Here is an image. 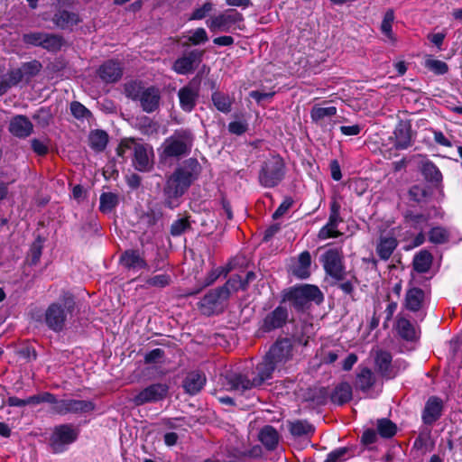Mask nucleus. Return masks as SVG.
Wrapping results in <instances>:
<instances>
[{
	"label": "nucleus",
	"mask_w": 462,
	"mask_h": 462,
	"mask_svg": "<svg viewBox=\"0 0 462 462\" xmlns=\"http://www.w3.org/2000/svg\"><path fill=\"white\" fill-rule=\"evenodd\" d=\"M99 210L104 214L111 213L118 205V195L113 192H104L100 195Z\"/></svg>",
	"instance_id": "e433bc0d"
},
{
	"label": "nucleus",
	"mask_w": 462,
	"mask_h": 462,
	"mask_svg": "<svg viewBox=\"0 0 462 462\" xmlns=\"http://www.w3.org/2000/svg\"><path fill=\"white\" fill-rule=\"evenodd\" d=\"M311 256L310 252H302L292 267V273L300 279H307L310 275Z\"/></svg>",
	"instance_id": "cd10ccee"
},
{
	"label": "nucleus",
	"mask_w": 462,
	"mask_h": 462,
	"mask_svg": "<svg viewBox=\"0 0 462 462\" xmlns=\"http://www.w3.org/2000/svg\"><path fill=\"white\" fill-rule=\"evenodd\" d=\"M24 79L23 70L21 68L12 69L8 72L7 78L5 79L7 81V84L9 87H13L17 85L19 82H21Z\"/></svg>",
	"instance_id": "052dcab7"
},
{
	"label": "nucleus",
	"mask_w": 462,
	"mask_h": 462,
	"mask_svg": "<svg viewBox=\"0 0 462 462\" xmlns=\"http://www.w3.org/2000/svg\"><path fill=\"white\" fill-rule=\"evenodd\" d=\"M171 282V277L168 274L162 273L154 275L146 281V284L148 286L152 287H158V288H163L167 285H169Z\"/></svg>",
	"instance_id": "5fc2aeb1"
},
{
	"label": "nucleus",
	"mask_w": 462,
	"mask_h": 462,
	"mask_svg": "<svg viewBox=\"0 0 462 462\" xmlns=\"http://www.w3.org/2000/svg\"><path fill=\"white\" fill-rule=\"evenodd\" d=\"M202 51L192 50L179 57L172 64V70L179 75L192 73L201 62Z\"/></svg>",
	"instance_id": "4468645a"
},
{
	"label": "nucleus",
	"mask_w": 462,
	"mask_h": 462,
	"mask_svg": "<svg viewBox=\"0 0 462 462\" xmlns=\"http://www.w3.org/2000/svg\"><path fill=\"white\" fill-rule=\"evenodd\" d=\"M107 142L108 135L103 130H95L89 134V145L97 152L103 151L106 147Z\"/></svg>",
	"instance_id": "4c0bfd02"
},
{
	"label": "nucleus",
	"mask_w": 462,
	"mask_h": 462,
	"mask_svg": "<svg viewBox=\"0 0 462 462\" xmlns=\"http://www.w3.org/2000/svg\"><path fill=\"white\" fill-rule=\"evenodd\" d=\"M168 391L169 387L166 383H152L134 395L132 402L135 406L157 402L167 396Z\"/></svg>",
	"instance_id": "9b49d317"
},
{
	"label": "nucleus",
	"mask_w": 462,
	"mask_h": 462,
	"mask_svg": "<svg viewBox=\"0 0 462 462\" xmlns=\"http://www.w3.org/2000/svg\"><path fill=\"white\" fill-rule=\"evenodd\" d=\"M275 370L280 369L271 359L267 360V356H265L263 361L257 365V374L253 380H249L242 374H230L226 376L227 384L232 390L245 392L262 385L263 382L272 377Z\"/></svg>",
	"instance_id": "f03ea898"
},
{
	"label": "nucleus",
	"mask_w": 462,
	"mask_h": 462,
	"mask_svg": "<svg viewBox=\"0 0 462 462\" xmlns=\"http://www.w3.org/2000/svg\"><path fill=\"white\" fill-rule=\"evenodd\" d=\"M42 256V246L39 243H34L30 249L31 264H36Z\"/></svg>",
	"instance_id": "69168bd1"
},
{
	"label": "nucleus",
	"mask_w": 462,
	"mask_h": 462,
	"mask_svg": "<svg viewBox=\"0 0 462 462\" xmlns=\"http://www.w3.org/2000/svg\"><path fill=\"white\" fill-rule=\"evenodd\" d=\"M288 310L283 306H278L272 312L268 313L263 320L261 329L263 332H270L283 327L288 320Z\"/></svg>",
	"instance_id": "a211bd4d"
},
{
	"label": "nucleus",
	"mask_w": 462,
	"mask_h": 462,
	"mask_svg": "<svg viewBox=\"0 0 462 462\" xmlns=\"http://www.w3.org/2000/svg\"><path fill=\"white\" fill-rule=\"evenodd\" d=\"M340 205L337 201H332L329 208V217L327 224L322 226L318 234L319 240H326L328 238H337L342 234L338 231V225L343 222L340 217Z\"/></svg>",
	"instance_id": "f8f14e48"
},
{
	"label": "nucleus",
	"mask_w": 462,
	"mask_h": 462,
	"mask_svg": "<svg viewBox=\"0 0 462 462\" xmlns=\"http://www.w3.org/2000/svg\"><path fill=\"white\" fill-rule=\"evenodd\" d=\"M193 143V137L189 130L176 131L167 138L163 144V154L166 157H180L189 153Z\"/></svg>",
	"instance_id": "0eeeda50"
},
{
	"label": "nucleus",
	"mask_w": 462,
	"mask_h": 462,
	"mask_svg": "<svg viewBox=\"0 0 462 462\" xmlns=\"http://www.w3.org/2000/svg\"><path fill=\"white\" fill-rule=\"evenodd\" d=\"M31 144L33 152L40 156H43L49 152V146L45 141L40 139H32L31 141Z\"/></svg>",
	"instance_id": "680f3d73"
},
{
	"label": "nucleus",
	"mask_w": 462,
	"mask_h": 462,
	"mask_svg": "<svg viewBox=\"0 0 462 462\" xmlns=\"http://www.w3.org/2000/svg\"><path fill=\"white\" fill-rule=\"evenodd\" d=\"M392 356L386 351H379L375 357V365L383 376L387 378L394 377V374L390 371Z\"/></svg>",
	"instance_id": "72a5a7b5"
},
{
	"label": "nucleus",
	"mask_w": 462,
	"mask_h": 462,
	"mask_svg": "<svg viewBox=\"0 0 462 462\" xmlns=\"http://www.w3.org/2000/svg\"><path fill=\"white\" fill-rule=\"evenodd\" d=\"M396 329L400 337L405 340L412 341L418 337L416 328L404 317L398 318Z\"/></svg>",
	"instance_id": "c756f323"
},
{
	"label": "nucleus",
	"mask_w": 462,
	"mask_h": 462,
	"mask_svg": "<svg viewBox=\"0 0 462 462\" xmlns=\"http://www.w3.org/2000/svg\"><path fill=\"white\" fill-rule=\"evenodd\" d=\"M79 437V430L69 423L60 424L53 428L49 439V446L52 453L65 452Z\"/></svg>",
	"instance_id": "423d86ee"
},
{
	"label": "nucleus",
	"mask_w": 462,
	"mask_h": 462,
	"mask_svg": "<svg viewBox=\"0 0 462 462\" xmlns=\"http://www.w3.org/2000/svg\"><path fill=\"white\" fill-rule=\"evenodd\" d=\"M43 32H31L23 35V42L28 46L41 47L42 44Z\"/></svg>",
	"instance_id": "de8ad7c7"
},
{
	"label": "nucleus",
	"mask_w": 462,
	"mask_h": 462,
	"mask_svg": "<svg viewBox=\"0 0 462 462\" xmlns=\"http://www.w3.org/2000/svg\"><path fill=\"white\" fill-rule=\"evenodd\" d=\"M350 449L347 448H339L328 455L324 462H342L350 457Z\"/></svg>",
	"instance_id": "09e8293b"
},
{
	"label": "nucleus",
	"mask_w": 462,
	"mask_h": 462,
	"mask_svg": "<svg viewBox=\"0 0 462 462\" xmlns=\"http://www.w3.org/2000/svg\"><path fill=\"white\" fill-rule=\"evenodd\" d=\"M284 175L283 159L280 155L274 154L263 163L259 172V182L265 188H273L283 180Z\"/></svg>",
	"instance_id": "20e7f679"
},
{
	"label": "nucleus",
	"mask_w": 462,
	"mask_h": 462,
	"mask_svg": "<svg viewBox=\"0 0 462 462\" xmlns=\"http://www.w3.org/2000/svg\"><path fill=\"white\" fill-rule=\"evenodd\" d=\"M211 98L218 111L225 114L230 112L233 100L228 95L221 92H214Z\"/></svg>",
	"instance_id": "a19ab883"
},
{
	"label": "nucleus",
	"mask_w": 462,
	"mask_h": 462,
	"mask_svg": "<svg viewBox=\"0 0 462 462\" xmlns=\"http://www.w3.org/2000/svg\"><path fill=\"white\" fill-rule=\"evenodd\" d=\"M394 19V11L393 9H388L383 15L380 26L381 32L390 41H395V37L393 32V23Z\"/></svg>",
	"instance_id": "58836bf2"
},
{
	"label": "nucleus",
	"mask_w": 462,
	"mask_h": 462,
	"mask_svg": "<svg viewBox=\"0 0 462 462\" xmlns=\"http://www.w3.org/2000/svg\"><path fill=\"white\" fill-rule=\"evenodd\" d=\"M426 67L438 75H444L448 70L447 63L439 60H427Z\"/></svg>",
	"instance_id": "603ef678"
},
{
	"label": "nucleus",
	"mask_w": 462,
	"mask_h": 462,
	"mask_svg": "<svg viewBox=\"0 0 462 462\" xmlns=\"http://www.w3.org/2000/svg\"><path fill=\"white\" fill-rule=\"evenodd\" d=\"M71 114L78 119H85L91 116L90 111L81 103L74 101L70 104Z\"/></svg>",
	"instance_id": "864d4df0"
},
{
	"label": "nucleus",
	"mask_w": 462,
	"mask_h": 462,
	"mask_svg": "<svg viewBox=\"0 0 462 462\" xmlns=\"http://www.w3.org/2000/svg\"><path fill=\"white\" fill-rule=\"evenodd\" d=\"M313 430V426L307 421L298 420L291 425V432L294 436L310 435Z\"/></svg>",
	"instance_id": "49530a36"
},
{
	"label": "nucleus",
	"mask_w": 462,
	"mask_h": 462,
	"mask_svg": "<svg viewBox=\"0 0 462 462\" xmlns=\"http://www.w3.org/2000/svg\"><path fill=\"white\" fill-rule=\"evenodd\" d=\"M230 290L226 287H220L209 291L200 300V308L205 314H211L215 308L221 303L222 300L229 297Z\"/></svg>",
	"instance_id": "6ab92c4d"
},
{
	"label": "nucleus",
	"mask_w": 462,
	"mask_h": 462,
	"mask_svg": "<svg viewBox=\"0 0 462 462\" xmlns=\"http://www.w3.org/2000/svg\"><path fill=\"white\" fill-rule=\"evenodd\" d=\"M54 24L61 30H71L80 22L78 14L67 10H59L52 17Z\"/></svg>",
	"instance_id": "a878e982"
},
{
	"label": "nucleus",
	"mask_w": 462,
	"mask_h": 462,
	"mask_svg": "<svg viewBox=\"0 0 462 462\" xmlns=\"http://www.w3.org/2000/svg\"><path fill=\"white\" fill-rule=\"evenodd\" d=\"M293 200L291 198H286L282 204L278 207L275 212L273 215L274 219H277L283 216L288 209L292 206Z\"/></svg>",
	"instance_id": "0e129e2a"
},
{
	"label": "nucleus",
	"mask_w": 462,
	"mask_h": 462,
	"mask_svg": "<svg viewBox=\"0 0 462 462\" xmlns=\"http://www.w3.org/2000/svg\"><path fill=\"white\" fill-rule=\"evenodd\" d=\"M448 238V231L443 227H433L430 232V241L434 244H443Z\"/></svg>",
	"instance_id": "3c124183"
},
{
	"label": "nucleus",
	"mask_w": 462,
	"mask_h": 462,
	"mask_svg": "<svg viewBox=\"0 0 462 462\" xmlns=\"http://www.w3.org/2000/svg\"><path fill=\"white\" fill-rule=\"evenodd\" d=\"M242 21V14L236 10H227L206 21L212 32H228L237 22Z\"/></svg>",
	"instance_id": "ddd939ff"
},
{
	"label": "nucleus",
	"mask_w": 462,
	"mask_h": 462,
	"mask_svg": "<svg viewBox=\"0 0 462 462\" xmlns=\"http://www.w3.org/2000/svg\"><path fill=\"white\" fill-rule=\"evenodd\" d=\"M213 9V5L210 2H206L202 6L196 8L191 16L190 20H201Z\"/></svg>",
	"instance_id": "13d9d810"
},
{
	"label": "nucleus",
	"mask_w": 462,
	"mask_h": 462,
	"mask_svg": "<svg viewBox=\"0 0 462 462\" xmlns=\"http://www.w3.org/2000/svg\"><path fill=\"white\" fill-rule=\"evenodd\" d=\"M433 134L434 142L441 146L445 147H452L453 143L450 138L446 136L441 131L437 129H430V130Z\"/></svg>",
	"instance_id": "4d7b16f0"
},
{
	"label": "nucleus",
	"mask_w": 462,
	"mask_h": 462,
	"mask_svg": "<svg viewBox=\"0 0 462 462\" xmlns=\"http://www.w3.org/2000/svg\"><path fill=\"white\" fill-rule=\"evenodd\" d=\"M123 74L121 64L110 60L104 62L98 69L100 79L106 83H114L119 80Z\"/></svg>",
	"instance_id": "5701e85b"
},
{
	"label": "nucleus",
	"mask_w": 462,
	"mask_h": 462,
	"mask_svg": "<svg viewBox=\"0 0 462 462\" xmlns=\"http://www.w3.org/2000/svg\"><path fill=\"white\" fill-rule=\"evenodd\" d=\"M127 97L134 100H139L143 110L152 113L159 107L161 93L157 88H142L137 83H130L125 86Z\"/></svg>",
	"instance_id": "39448f33"
},
{
	"label": "nucleus",
	"mask_w": 462,
	"mask_h": 462,
	"mask_svg": "<svg viewBox=\"0 0 462 462\" xmlns=\"http://www.w3.org/2000/svg\"><path fill=\"white\" fill-rule=\"evenodd\" d=\"M183 38H187L188 42L193 45H199L208 41V33L204 28L190 30L183 35Z\"/></svg>",
	"instance_id": "37998d69"
},
{
	"label": "nucleus",
	"mask_w": 462,
	"mask_h": 462,
	"mask_svg": "<svg viewBox=\"0 0 462 462\" xmlns=\"http://www.w3.org/2000/svg\"><path fill=\"white\" fill-rule=\"evenodd\" d=\"M426 305V296L422 289L411 287L405 293L403 307L411 312L419 313L420 320L424 319L426 313L424 307Z\"/></svg>",
	"instance_id": "2eb2a0df"
},
{
	"label": "nucleus",
	"mask_w": 462,
	"mask_h": 462,
	"mask_svg": "<svg viewBox=\"0 0 462 462\" xmlns=\"http://www.w3.org/2000/svg\"><path fill=\"white\" fill-rule=\"evenodd\" d=\"M259 439L267 449L273 450L278 444L279 434L273 427L268 425L261 430Z\"/></svg>",
	"instance_id": "7c9ffc66"
},
{
	"label": "nucleus",
	"mask_w": 462,
	"mask_h": 462,
	"mask_svg": "<svg viewBox=\"0 0 462 462\" xmlns=\"http://www.w3.org/2000/svg\"><path fill=\"white\" fill-rule=\"evenodd\" d=\"M337 110L336 106H314L310 110V118L312 122L322 125L326 118L336 116Z\"/></svg>",
	"instance_id": "473e14b6"
},
{
	"label": "nucleus",
	"mask_w": 462,
	"mask_h": 462,
	"mask_svg": "<svg viewBox=\"0 0 462 462\" xmlns=\"http://www.w3.org/2000/svg\"><path fill=\"white\" fill-rule=\"evenodd\" d=\"M224 287H226L228 290L231 288L234 291H237L239 289L245 290V285L240 276L230 278Z\"/></svg>",
	"instance_id": "774afa93"
},
{
	"label": "nucleus",
	"mask_w": 462,
	"mask_h": 462,
	"mask_svg": "<svg viewBox=\"0 0 462 462\" xmlns=\"http://www.w3.org/2000/svg\"><path fill=\"white\" fill-rule=\"evenodd\" d=\"M248 125L243 121L231 122L228 125V130L231 134L241 135L246 132Z\"/></svg>",
	"instance_id": "e2e57ef3"
},
{
	"label": "nucleus",
	"mask_w": 462,
	"mask_h": 462,
	"mask_svg": "<svg viewBox=\"0 0 462 462\" xmlns=\"http://www.w3.org/2000/svg\"><path fill=\"white\" fill-rule=\"evenodd\" d=\"M53 402H55V395L48 392H44L27 398L28 405H37L42 402H48L52 404Z\"/></svg>",
	"instance_id": "8fccbe9b"
},
{
	"label": "nucleus",
	"mask_w": 462,
	"mask_h": 462,
	"mask_svg": "<svg viewBox=\"0 0 462 462\" xmlns=\"http://www.w3.org/2000/svg\"><path fill=\"white\" fill-rule=\"evenodd\" d=\"M265 356L281 369L292 356V345L288 338L278 340Z\"/></svg>",
	"instance_id": "dca6fc26"
},
{
	"label": "nucleus",
	"mask_w": 462,
	"mask_h": 462,
	"mask_svg": "<svg viewBox=\"0 0 462 462\" xmlns=\"http://www.w3.org/2000/svg\"><path fill=\"white\" fill-rule=\"evenodd\" d=\"M287 300H291L296 310H303L310 301L319 304L324 296L319 287L305 284L292 288L287 294Z\"/></svg>",
	"instance_id": "6e6552de"
},
{
	"label": "nucleus",
	"mask_w": 462,
	"mask_h": 462,
	"mask_svg": "<svg viewBox=\"0 0 462 462\" xmlns=\"http://www.w3.org/2000/svg\"><path fill=\"white\" fill-rule=\"evenodd\" d=\"M320 261L327 274L337 281L344 279L345 268L343 265V256L340 249L330 248L327 250L321 255Z\"/></svg>",
	"instance_id": "9d476101"
},
{
	"label": "nucleus",
	"mask_w": 462,
	"mask_h": 462,
	"mask_svg": "<svg viewBox=\"0 0 462 462\" xmlns=\"http://www.w3.org/2000/svg\"><path fill=\"white\" fill-rule=\"evenodd\" d=\"M121 265L129 272L137 273L148 267L143 255L138 250H126L120 256Z\"/></svg>",
	"instance_id": "412c9836"
},
{
	"label": "nucleus",
	"mask_w": 462,
	"mask_h": 462,
	"mask_svg": "<svg viewBox=\"0 0 462 462\" xmlns=\"http://www.w3.org/2000/svg\"><path fill=\"white\" fill-rule=\"evenodd\" d=\"M33 130L32 122L25 116L13 117L9 124L10 133L18 138L28 137Z\"/></svg>",
	"instance_id": "b1692460"
},
{
	"label": "nucleus",
	"mask_w": 462,
	"mask_h": 462,
	"mask_svg": "<svg viewBox=\"0 0 462 462\" xmlns=\"http://www.w3.org/2000/svg\"><path fill=\"white\" fill-rule=\"evenodd\" d=\"M432 256L428 251H420L414 256L413 267L419 273H426L430 268Z\"/></svg>",
	"instance_id": "ea45409f"
},
{
	"label": "nucleus",
	"mask_w": 462,
	"mask_h": 462,
	"mask_svg": "<svg viewBox=\"0 0 462 462\" xmlns=\"http://www.w3.org/2000/svg\"><path fill=\"white\" fill-rule=\"evenodd\" d=\"M42 67V63L34 60L23 63L20 68L23 70L24 79H30L40 72Z\"/></svg>",
	"instance_id": "a18cd8bd"
},
{
	"label": "nucleus",
	"mask_w": 462,
	"mask_h": 462,
	"mask_svg": "<svg viewBox=\"0 0 462 462\" xmlns=\"http://www.w3.org/2000/svg\"><path fill=\"white\" fill-rule=\"evenodd\" d=\"M65 321L66 313L64 308L57 303L50 305L45 312V322L49 328L55 332L61 331Z\"/></svg>",
	"instance_id": "4be33fe9"
},
{
	"label": "nucleus",
	"mask_w": 462,
	"mask_h": 462,
	"mask_svg": "<svg viewBox=\"0 0 462 462\" xmlns=\"http://www.w3.org/2000/svg\"><path fill=\"white\" fill-rule=\"evenodd\" d=\"M422 174L431 182L439 183L442 180V174L439 168L431 162H426L422 165Z\"/></svg>",
	"instance_id": "79ce46f5"
},
{
	"label": "nucleus",
	"mask_w": 462,
	"mask_h": 462,
	"mask_svg": "<svg viewBox=\"0 0 462 462\" xmlns=\"http://www.w3.org/2000/svg\"><path fill=\"white\" fill-rule=\"evenodd\" d=\"M200 171V165L196 159L184 161L168 179L165 188V205L170 208H176L178 199L180 198L197 179Z\"/></svg>",
	"instance_id": "f257e3e1"
},
{
	"label": "nucleus",
	"mask_w": 462,
	"mask_h": 462,
	"mask_svg": "<svg viewBox=\"0 0 462 462\" xmlns=\"http://www.w3.org/2000/svg\"><path fill=\"white\" fill-rule=\"evenodd\" d=\"M95 409V404L91 401L63 399L52 402L51 412L66 415L68 413L82 414L88 413Z\"/></svg>",
	"instance_id": "1a4fd4ad"
},
{
	"label": "nucleus",
	"mask_w": 462,
	"mask_h": 462,
	"mask_svg": "<svg viewBox=\"0 0 462 462\" xmlns=\"http://www.w3.org/2000/svg\"><path fill=\"white\" fill-rule=\"evenodd\" d=\"M443 408V401L439 397L430 396L421 413L423 423L429 426L433 425L442 416Z\"/></svg>",
	"instance_id": "f3484780"
},
{
	"label": "nucleus",
	"mask_w": 462,
	"mask_h": 462,
	"mask_svg": "<svg viewBox=\"0 0 462 462\" xmlns=\"http://www.w3.org/2000/svg\"><path fill=\"white\" fill-rule=\"evenodd\" d=\"M189 228V223L186 218H180L174 221L171 226V234L173 236H178L183 234Z\"/></svg>",
	"instance_id": "6e6d98bb"
},
{
	"label": "nucleus",
	"mask_w": 462,
	"mask_h": 462,
	"mask_svg": "<svg viewBox=\"0 0 462 462\" xmlns=\"http://www.w3.org/2000/svg\"><path fill=\"white\" fill-rule=\"evenodd\" d=\"M117 154L126 157L133 154V164L139 171H148L152 165V148L147 144L137 143L133 139L121 142Z\"/></svg>",
	"instance_id": "7ed1b4c3"
},
{
	"label": "nucleus",
	"mask_w": 462,
	"mask_h": 462,
	"mask_svg": "<svg viewBox=\"0 0 462 462\" xmlns=\"http://www.w3.org/2000/svg\"><path fill=\"white\" fill-rule=\"evenodd\" d=\"M206 382L207 379L204 374L192 371L186 375L182 385L187 393L195 395L202 390Z\"/></svg>",
	"instance_id": "393cba45"
},
{
	"label": "nucleus",
	"mask_w": 462,
	"mask_h": 462,
	"mask_svg": "<svg viewBox=\"0 0 462 462\" xmlns=\"http://www.w3.org/2000/svg\"><path fill=\"white\" fill-rule=\"evenodd\" d=\"M199 95V86L189 83L178 91L180 108L187 113L191 112L197 105Z\"/></svg>",
	"instance_id": "aec40b11"
},
{
	"label": "nucleus",
	"mask_w": 462,
	"mask_h": 462,
	"mask_svg": "<svg viewBox=\"0 0 462 462\" xmlns=\"http://www.w3.org/2000/svg\"><path fill=\"white\" fill-rule=\"evenodd\" d=\"M64 43V38L60 35L48 32L43 33L42 48L50 52L59 51Z\"/></svg>",
	"instance_id": "c9c22d12"
},
{
	"label": "nucleus",
	"mask_w": 462,
	"mask_h": 462,
	"mask_svg": "<svg viewBox=\"0 0 462 462\" xmlns=\"http://www.w3.org/2000/svg\"><path fill=\"white\" fill-rule=\"evenodd\" d=\"M375 383V375L369 368H362L356 375V387L366 393Z\"/></svg>",
	"instance_id": "f704fd0d"
},
{
	"label": "nucleus",
	"mask_w": 462,
	"mask_h": 462,
	"mask_svg": "<svg viewBox=\"0 0 462 462\" xmlns=\"http://www.w3.org/2000/svg\"><path fill=\"white\" fill-rule=\"evenodd\" d=\"M351 398L352 387L348 383H341L337 385L330 395L332 402L338 405H342L349 402Z\"/></svg>",
	"instance_id": "c85d7f7f"
},
{
	"label": "nucleus",
	"mask_w": 462,
	"mask_h": 462,
	"mask_svg": "<svg viewBox=\"0 0 462 462\" xmlns=\"http://www.w3.org/2000/svg\"><path fill=\"white\" fill-rule=\"evenodd\" d=\"M393 134L395 137L394 146L396 149L404 150L411 145V139L409 126L402 124L395 128Z\"/></svg>",
	"instance_id": "2f4dec72"
},
{
	"label": "nucleus",
	"mask_w": 462,
	"mask_h": 462,
	"mask_svg": "<svg viewBox=\"0 0 462 462\" xmlns=\"http://www.w3.org/2000/svg\"><path fill=\"white\" fill-rule=\"evenodd\" d=\"M378 433L383 438H391L396 432V426L388 419H382L377 421Z\"/></svg>",
	"instance_id": "c03bdc74"
},
{
	"label": "nucleus",
	"mask_w": 462,
	"mask_h": 462,
	"mask_svg": "<svg viewBox=\"0 0 462 462\" xmlns=\"http://www.w3.org/2000/svg\"><path fill=\"white\" fill-rule=\"evenodd\" d=\"M363 127L356 124V125H342L340 127V132L342 133V134L346 135V136H353V135H358L361 131H362Z\"/></svg>",
	"instance_id": "338daca9"
},
{
	"label": "nucleus",
	"mask_w": 462,
	"mask_h": 462,
	"mask_svg": "<svg viewBox=\"0 0 462 462\" xmlns=\"http://www.w3.org/2000/svg\"><path fill=\"white\" fill-rule=\"evenodd\" d=\"M398 245L397 239L393 236H380L376 244V254L381 260L387 261Z\"/></svg>",
	"instance_id": "bb28decb"
},
{
	"label": "nucleus",
	"mask_w": 462,
	"mask_h": 462,
	"mask_svg": "<svg viewBox=\"0 0 462 462\" xmlns=\"http://www.w3.org/2000/svg\"><path fill=\"white\" fill-rule=\"evenodd\" d=\"M228 272H229V269H226L224 267L216 268V269L211 270L205 279V286L211 285L212 283H214L217 281V279L220 275H222V274L226 275L228 273Z\"/></svg>",
	"instance_id": "bf43d9fd"
}]
</instances>
